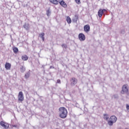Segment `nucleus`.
Masks as SVG:
<instances>
[{
    "instance_id": "nucleus-1",
    "label": "nucleus",
    "mask_w": 129,
    "mask_h": 129,
    "mask_svg": "<svg viewBox=\"0 0 129 129\" xmlns=\"http://www.w3.org/2000/svg\"><path fill=\"white\" fill-rule=\"evenodd\" d=\"M59 112V116L60 118H66L68 114V111L67 109L64 107H61L58 109Z\"/></svg>"
},
{
    "instance_id": "nucleus-5",
    "label": "nucleus",
    "mask_w": 129,
    "mask_h": 129,
    "mask_svg": "<svg viewBox=\"0 0 129 129\" xmlns=\"http://www.w3.org/2000/svg\"><path fill=\"white\" fill-rule=\"evenodd\" d=\"M18 101L22 102L24 101V94H23V92L21 91L18 94Z\"/></svg>"
},
{
    "instance_id": "nucleus-21",
    "label": "nucleus",
    "mask_w": 129,
    "mask_h": 129,
    "mask_svg": "<svg viewBox=\"0 0 129 129\" xmlns=\"http://www.w3.org/2000/svg\"><path fill=\"white\" fill-rule=\"evenodd\" d=\"M61 47H62V48H64V49L67 48V45L64 44L61 45Z\"/></svg>"
},
{
    "instance_id": "nucleus-12",
    "label": "nucleus",
    "mask_w": 129,
    "mask_h": 129,
    "mask_svg": "<svg viewBox=\"0 0 129 129\" xmlns=\"http://www.w3.org/2000/svg\"><path fill=\"white\" fill-rule=\"evenodd\" d=\"M21 59L23 60V61H27L28 59H29V57L27 56V55H23L21 57Z\"/></svg>"
},
{
    "instance_id": "nucleus-13",
    "label": "nucleus",
    "mask_w": 129,
    "mask_h": 129,
    "mask_svg": "<svg viewBox=\"0 0 129 129\" xmlns=\"http://www.w3.org/2000/svg\"><path fill=\"white\" fill-rule=\"evenodd\" d=\"M67 22L68 24H71L72 21L71 20V18L69 16L67 17Z\"/></svg>"
},
{
    "instance_id": "nucleus-17",
    "label": "nucleus",
    "mask_w": 129,
    "mask_h": 129,
    "mask_svg": "<svg viewBox=\"0 0 129 129\" xmlns=\"http://www.w3.org/2000/svg\"><path fill=\"white\" fill-rule=\"evenodd\" d=\"M29 77H30V73H27L25 74V78H26V79H28Z\"/></svg>"
},
{
    "instance_id": "nucleus-18",
    "label": "nucleus",
    "mask_w": 129,
    "mask_h": 129,
    "mask_svg": "<svg viewBox=\"0 0 129 129\" xmlns=\"http://www.w3.org/2000/svg\"><path fill=\"white\" fill-rule=\"evenodd\" d=\"M44 36H45V33H42L39 34V36L40 37V38H41V39L44 37Z\"/></svg>"
},
{
    "instance_id": "nucleus-7",
    "label": "nucleus",
    "mask_w": 129,
    "mask_h": 129,
    "mask_svg": "<svg viewBox=\"0 0 129 129\" xmlns=\"http://www.w3.org/2000/svg\"><path fill=\"white\" fill-rule=\"evenodd\" d=\"M0 125H1V126H2V127H4V128H9V123H6L3 121H1L0 122Z\"/></svg>"
},
{
    "instance_id": "nucleus-25",
    "label": "nucleus",
    "mask_w": 129,
    "mask_h": 129,
    "mask_svg": "<svg viewBox=\"0 0 129 129\" xmlns=\"http://www.w3.org/2000/svg\"><path fill=\"white\" fill-rule=\"evenodd\" d=\"M57 83L60 84L61 83V80L60 79H58L57 80Z\"/></svg>"
},
{
    "instance_id": "nucleus-24",
    "label": "nucleus",
    "mask_w": 129,
    "mask_h": 129,
    "mask_svg": "<svg viewBox=\"0 0 129 129\" xmlns=\"http://www.w3.org/2000/svg\"><path fill=\"white\" fill-rule=\"evenodd\" d=\"M75 18H76V22H77V20H78V15H75Z\"/></svg>"
},
{
    "instance_id": "nucleus-28",
    "label": "nucleus",
    "mask_w": 129,
    "mask_h": 129,
    "mask_svg": "<svg viewBox=\"0 0 129 129\" xmlns=\"http://www.w3.org/2000/svg\"><path fill=\"white\" fill-rule=\"evenodd\" d=\"M51 68H53V67L52 66L50 67V69H51Z\"/></svg>"
},
{
    "instance_id": "nucleus-4",
    "label": "nucleus",
    "mask_w": 129,
    "mask_h": 129,
    "mask_svg": "<svg viewBox=\"0 0 129 129\" xmlns=\"http://www.w3.org/2000/svg\"><path fill=\"white\" fill-rule=\"evenodd\" d=\"M117 120V118L114 115H112L110 118V120L108 121V124L109 125H112L114 122H116Z\"/></svg>"
},
{
    "instance_id": "nucleus-3",
    "label": "nucleus",
    "mask_w": 129,
    "mask_h": 129,
    "mask_svg": "<svg viewBox=\"0 0 129 129\" xmlns=\"http://www.w3.org/2000/svg\"><path fill=\"white\" fill-rule=\"evenodd\" d=\"M121 94H127L129 96V88L128 85L125 84L122 86V89L120 92Z\"/></svg>"
},
{
    "instance_id": "nucleus-19",
    "label": "nucleus",
    "mask_w": 129,
    "mask_h": 129,
    "mask_svg": "<svg viewBox=\"0 0 129 129\" xmlns=\"http://www.w3.org/2000/svg\"><path fill=\"white\" fill-rule=\"evenodd\" d=\"M50 14V10H49L46 11V15H47V17L49 16Z\"/></svg>"
},
{
    "instance_id": "nucleus-20",
    "label": "nucleus",
    "mask_w": 129,
    "mask_h": 129,
    "mask_svg": "<svg viewBox=\"0 0 129 129\" xmlns=\"http://www.w3.org/2000/svg\"><path fill=\"white\" fill-rule=\"evenodd\" d=\"M21 70L22 71V72H24V71H25V70H26V69L25 68H24V67H21Z\"/></svg>"
},
{
    "instance_id": "nucleus-14",
    "label": "nucleus",
    "mask_w": 129,
    "mask_h": 129,
    "mask_svg": "<svg viewBox=\"0 0 129 129\" xmlns=\"http://www.w3.org/2000/svg\"><path fill=\"white\" fill-rule=\"evenodd\" d=\"M13 52L14 53H15V54H17V53H18V52H19V49H18L17 47H14L13 48Z\"/></svg>"
},
{
    "instance_id": "nucleus-10",
    "label": "nucleus",
    "mask_w": 129,
    "mask_h": 129,
    "mask_svg": "<svg viewBox=\"0 0 129 129\" xmlns=\"http://www.w3.org/2000/svg\"><path fill=\"white\" fill-rule=\"evenodd\" d=\"M11 67H12V65L11 63L9 62H6L5 64V68L7 70H11Z\"/></svg>"
},
{
    "instance_id": "nucleus-8",
    "label": "nucleus",
    "mask_w": 129,
    "mask_h": 129,
    "mask_svg": "<svg viewBox=\"0 0 129 129\" xmlns=\"http://www.w3.org/2000/svg\"><path fill=\"white\" fill-rule=\"evenodd\" d=\"M79 39L80 41H85V39H86L85 35H84V34L83 33H80L79 34Z\"/></svg>"
},
{
    "instance_id": "nucleus-26",
    "label": "nucleus",
    "mask_w": 129,
    "mask_h": 129,
    "mask_svg": "<svg viewBox=\"0 0 129 129\" xmlns=\"http://www.w3.org/2000/svg\"><path fill=\"white\" fill-rule=\"evenodd\" d=\"M102 13L103 14V13H104V12H106V10L103 9V10H102Z\"/></svg>"
},
{
    "instance_id": "nucleus-9",
    "label": "nucleus",
    "mask_w": 129,
    "mask_h": 129,
    "mask_svg": "<svg viewBox=\"0 0 129 129\" xmlns=\"http://www.w3.org/2000/svg\"><path fill=\"white\" fill-rule=\"evenodd\" d=\"M84 30L86 33H88L90 31V26L87 24L84 26Z\"/></svg>"
},
{
    "instance_id": "nucleus-23",
    "label": "nucleus",
    "mask_w": 129,
    "mask_h": 129,
    "mask_svg": "<svg viewBox=\"0 0 129 129\" xmlns=\"http://www.w3.org/2000/svg\"><path fill=\"white\" fill-rule=\"evenodd\" d=\"M76 3L78 4L79 5L80 4V0H75Z\"/></svg>"
},
{
    "instance_id": "nucleus-27",
    "label": "nucleus",
    "mask_w": 129,
    "mask_h": 129,
    "mask_svg": "<svg viewBox=\"0 0 129 129\" xmlns=\"http://www.w3.org/2000/svg\"><path fill=\"white\" fill-rule=\"evenodd\" d=\"M42 39L43 41L44 42V41H45V37H43Z\"/></svg>"
},
{
    "instance_id": "nucleus-15",
    "label": "nucleus",
    "mask_w": 129,
    "mask_h": 129,
    "mask_svg": "<svg viewBox=\"0 0 129 129\" xmlns=\"http://www.w3.org/2000/svg\"><path fill=\"white\" fill-rule=\"evenodd\" d=\"M104 119H105V120H106L107 121V120H108V115L106 114H104V117H103Z\"/></svg>"
},
{
    "instance_id": "nucleus-6",
    "label": "nucleus",
    "mask_w": 129,
    "mask_h": 129,
    "mask_svg": "<svg viewBox=\"0 0 129 129\" xmlns=\"http://www.w3.org/2000/svg\"><path fill=\"white\" fill-rule=\"evenodd\" d=\"M70 82L71 85H72V86H74V85L77 84V82H78V81L75 78H72L70 80Z\"/></svg>"
},
{
    "instance_id": "nucleus-22",
    "label": "nucleus",
    "mask_w": 129,
    "mask_h": 129,
    "mask_svg": "<svg viewBox=\"0 0 129 129\" xmlns=\"http://www.w3.org/2000/svg\"><path fill=\"white\" fill-rule=\"evenodd\" d=\"M126 110L129 112V105L128 104H126Z\"/></svg>"
},
{
    "instance_id": "nucleus-16",
    "label": "nucleus",
    "mask_w": 129,
    "mask_h": 129,
    "mask_svg": "<svg viewBox=\"0 0 129 129\" xmlns=\"http://www.w3.org/2000/svg\"><path fill=\"white\" fill-rule=\"evenodd\" d=\"M24 28L26 30H29V24H25L23 25Z\"/></svg>"
},
{
    "instance_id": "nucleus-2",
    "label": "nucleus",
    "mask_w": 129,
    "mask_h": 129,
    "mask_svg": "<svg viewBox=\"0 0 129 129\" xmlns=\"http://www.w3.org/2000/svg\"><path fill=\"white\" fill-rule=\"evenodd\" d=\"M50 3H51V4H53V5H57L58 4L61 6L63 8H67V4L63 0H49Z\"/></svg>"
},
{
    "instance_id": "nucleus-11",
    "label": "nucleus",
    "mask_w": 129,
    "mask_h": 129,
    "mask_svg": "<svg viewBox=\"0 0 129 129\" xmlns=\"http://www.w3.org/2000/svg\"><path fill=\"white\" fill-rule=\"evenodd\" d=\"M102 15H103V12H102V10L100 9L98 12V16L99 18H101L102 17Z\"/></svg>"
}]
</instances>
